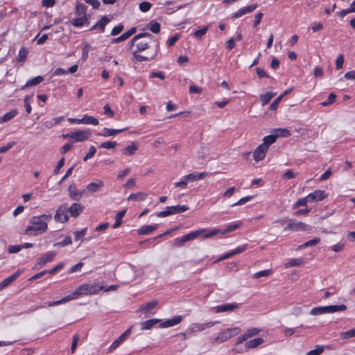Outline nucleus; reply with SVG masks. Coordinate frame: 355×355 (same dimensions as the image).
Returning <instances> with one entry per match:
<instances>
[{"label": "nucleus", "mask_w": 355, "mask_h": 355, "mask_svg": "<svg viewBox=\"0 0 355 355\" xmlns=\"http://www.w3.org/2000/svg\"><path fill=\"white\" fill-rule=\"evenodd\" d=\"M158 228V225L155 224L153 225H143L138 230L137 232L140 235H146L153 232Z\"/></svg>", "instance_id": "412c9836"}, {"label": "nucleus", "mask_w": 355, "mask_h": 355, "mask_svg": "<svg viewBox=\"0 0 355 355\" xmlns=\"http://www.w3.org/2000/svg\"><path fill=\"white\" fill-rule=\"evenodd\" d=\"M257 8V4H251L249 6L239 9L232 15V18H239L243 15L253 12Z\"/></svg>", "instance_id": "dca6fc26"}, {"label": "nucleus", "mask_w": 355, "mask_h": 355, "mask_svg": "<svg viewBox=\"0 0 355 355\" xmlns=\"http://www.w3.org/2000/svg\"><path fill=\"white\" fill-rule=\"evenodd\" d=\"M309 201L308 196L302 198H300L294 204L293 208H297L300 206H306L307 202Z\"/></svg>", "instance_id": "603ef678"}, {"label": "nucleus", "mask_w": 355, "mask_h": 355, "mask_svg": "<svg viewBox=\"0 0 355 355\" xmlns=\"http://www.w3.org/2000/svg\"><path fill=\"white\" fill-rule=\"evenodd\" d=\"M68 191L69 195L72 200L78 201L83 197L85 191H78L74 184H71L68 188Z\"/></svg>", "instance_id": "f8f14e48"}, {"label": "nucleus", "mask_w": 355, "mask_h": 355, "mask_svg": "<svg viewBox=\"0 0 355 355\" xmlns=\"http://www.w3.org/2000/svg\"><path fill=\"white\" fill-rule=\"evenodd\" d=\"M126 210H122L118 212L115 216V223L113 224L112 227L114 229L117 228L122 223V218L124 216Z\"/></svg>", "instance_id": "c9c22d12"}, {"label": "nucleus", "mask_w": 355, "mask_h": 355, "mask_svg": "<svg viewBox=\"0 0 355 355\" xmlns=\"http://www.w3.org/2000/svg\"><path fill=\"white\" fill-rule=\"evenodd\" d=\"M96 148L94 146H90L89 148V152L87 153V155L83 157V161L84 162H86L89 159H91L94 155V154L96 153Z\"/></svg>", "instance_id": "4d7b16f0"}, {"label": "nucleus", "mask_w": 355, "mask_h": 355, "mask_svg": "<svg viewBox=\"0 0 355 355\" xmlns=\"http://www.w3.org/2000/svg\"><path fill=\"white\" fill-rule=\"evenodd\" d=\"M133 58L138 62H143L149 60L150 58L137 53V51H134L132 53Z\"/></svg>", "instance_id": "0e129e2a"}, {"label": "nucleus", "mask_w": 355, "mask_h": 355, "mask_svg": "<svg viewBox=\"0 0 355 355\" xmlns=\"http://www.w3.org/2000/svg\"><path fill=\"white\" fill-rule=\"evenodd\" d=\"M306 225L302 222H293L290 220L288 224L284 227L285 231H304L306 228Z\"/></svg>", "instance_id": "9d476101"}, {"label": "nucleus", "mask_w": 355, "mask_h": 355, "mask_svg": "<svg viewBox=\"0 0 355 355\" xmlns=\"http://www.w3.org/2000/svg\"><path fill=\"white\" fill-rule=\"evenodd\" d=\"M16 144L15 141H11L7 144L6 146L0 148V154L4 153L11 149Z\"/></svg>", "instance_id": "e2e57ef3"}, {"label": "nucleus", "mask_w": 355, "mask_h": 355, "mask_svg": "<svg viewBox=\"0 0 355 355\" xmlns=\"http://www.w3.org/2000/svg\"><path fill=\"white\" fill-rule=\"evenodd\" d=\"M239 227H240L239 224L230 225L225 229H224L223 231L221 230H218L219 232L218 233L220 232L222 234H226V233H228V232L235 230L236 229L239 228Z\"/></svg>", "instance_id": "3c124183"}, {"label": "nucleus", "mask_w": 355, "mask_h": 355, "mask_svg": "<svg viewBox=\"0 0 355 355\" xmlns=\"http://www.w3.org/2000/svg\"><path fill=\"white\" fill-rule=\"evenodd\" d=\"M149 30L153 33H158L160 31V24L152 20L148 24Z\"/></svg>", "instance_id": "ea45409f"}, {"label": "nucleus", "mask_w": 355, "mask_h": 355, "mask_svg": "<svg viewBox=\"0 0 355 355\" xmlns=\"http://www.w3.org/2000/svg\"><path fill=\"white\" fill-rule=\"evenodd\" d=\"M128 128L113 129L105 128L101 133H98L97 135L105 137H111L125 131Z\"/></svg>", "instance_id": "a211bd4d"}, {"label": "nucleus", "mask_w": 355, "mask_h": 355, "mask_svg": "<svg viewBox=\"0 0 355 355\" xmlns=\"http://www.w3.org/2000/svg\"><path fill=\"white\" fill-rule=\"evenodd\" d=\"M110 19L107 16H103L101 19L97 21V26L99 31L103 33L105 31V26L110 22Z\"/></svg>", "instance_id": "72a5a7b5"}, {"label": "nucleus", "mask_w": 355, "mask_h": 355, "mask_svg": "<svg viewBox=\"0 0 355 355\" xmlns=\"http://www.w3.org/2000/svg\"><path fill=\"white\" fill-rule=\"evenodd\" d=\"M268 148L264 145L261 144L257 147L253 153V157L256 162L262 160L268 151Z\"/></svg>", "instance_id": "9b49d317"}, {"label": "nucleus", "mask_w": 355, "mask_h": 355, "mask_svg": "<svg viewBox=\"0 0 355 355\" xmlns=\"http://www.w3.org/2000/svg\"><path fill=\"white\" fill-rule=\"evenodd\" d=\"M83 124H92L94 125H98V119L89 115H85L82 118Z\"/></svg>", "instance_id": "473e14b6"}, {"label": "nucleus", "mask_w": 355, "mask_h": 355, "mask_svg": "<svg viewBox=\"0 0 355 355\" xmlns=\"http://www.w3.org/2000/svg\"><path fill=\"white\" fill-rule=\"evenodd\" d=\"M330 313H335L337 311H343L347 309V306L345 304L340 305H330Z\"/></svg>", "instance_id": "49530a36"}, {"label": "nucleus", "mask_w": 355, "mask_h": 355, "mask_svg": "<svg viewBox=\"0 0 355 355\" xmlns=\"http://www.w3.org/2000/svg\"><path fill=\"white\" fill-rule=\"evenodd\" d=\"M103 289V287L101 286H98L96 284H82L80 285L74 293L55 302H51L47 304L48 306H53L60 305L64 303H66L71 300L76 299L78 296L82 295H92L96 294L98 291Z\"/></svg>", "instance_id": "f03ea898"}, {"label": "nucleus", "mask_w": 355, "mask_h": 355, "mask_svg": "<svg viewBox=\"0 0 355 355\" xmlns=\"http://www.w3.org/2000/svg\"><path fill=\"white\" fill-rule=\"evenodd\" d=\"M264 342L263 339L261 338H257L252 340H250L245 343V347L246 349H252L258 347L261 345Z\"/></svg>", "instance_id": "b1692460"}, {"label": "nucleus", "mask_w": 355, "mask_h": 355, "mask_svg": "<svg viewBox=\"0 0 355 355\" xmlns=\"http://www.w3.org/2000/svg\"><path fill=\"white\" fill-rule=\"evenodd\" d=\"M271 273H272V270H270V269L264 270L259 271V272L254 273L253 275V277L256 278V279H258V278H260V277H268Z\"/></svg>", "instance_id": "de8ad7c7"}, {"label": "nucleus", "mask_w": 355, "mask_h": 355, "mask_svg": "<svg viewBox=\"0 0 355 355\" xmlns=\"http://www.w3.org/2000/svg\"><path fill=\"white\" fill-rule=\"evenodd\" d=\"M228 334H229L228 331H227L226 330H225L224 331H221L218 334V336L216 338H211V342L212 343H220L225 342L230 338Z\"/></svg>", "instance_id": "5701e85b"}, {"label": "nucleus", "mask_w": 355, "mask_h": 355, "mask_svg": "<svg viewBox=\"0 0 355 355\" xmlns=\"http://www.w3.org/2000/svg\"><path fill=\"white\" fill-rule=\"evenodd\" d=\"M124 28V26L122 24H119L118 26L114 27L111 31L112 35H119Z\"/></svg>", "instance_id": "052dcab7"}, {"label": "nucleus", "mask_w": 355, "mask_h": 355, "mask_svg": "<svg viewBox=\"0 0 355 355\" xmlns=\"http://www.w3.org/2000/svg\"><path fill=\"white\" fill-rule=\"evenodd\" d=\"M79 17L73 19L71 23L76 27H81L85 24H89L88 18L86 15L78 16Z\"/></svg>", "instance_id": "393cba45"}, {"label": "nucleus", "mask_w": 355, "mask_h": 355, "mask_svg": "<svg viewBox=\"0 0 355 355\" xmlns=\"http://www.w3.org/2000/svg\"><path fill=\"white\" fill-rule=\"evenodd\" d=\"M309 202H318L327 197V194L322 190H315L308 196Z\"/></svg>", "instance_id": "1a4fd4ad"}, {"label": "nucleus", "mask_w": 355, "mask_h": 355, "mask_svg": "<svg viewBox=\"0 0 355 355\" xmlns=\"http://www.w3.org/2000/svg\"><path fill=\"white\" fill-rule=\"evenodd\" d=\"M239 307L238 304L233 303V304H226L220 306H216V312H225L228 311H232L235 309H237Z\"/></svg>", "instance_id": "a878e982"}, {"label": "nucleus", "mask_w": 355, "mask_h": 355, "mask_svg": "<svg viewBox=\"0 0 355 355\" xmlns=\"http://www.w3.org/2000/svg\"><path fill=\"white\" fill-rule=\"evenodd\" d=\"M273 133L275 134L277 139L278 137H288L291 135L289 130L286 128L275 129L273 130Z\"/></svg>", "instance_id": "2f4dec72"}, {"label": "nucleus", "mask_w": 355, "mask_h": 355, "mask_svg": "<svg viewBox=\"0 0 355 355\" xmlns=\"http://www.w3.org/2000/svg\"><path fill=\"white\" fill-rule=\"evenodd\" d=\"M28 54V51L25 47H21L19 51L18 54V61L19 62H24L27 58V55Z\"/></svg>", "instance_id": "79ce46f5"}, {"label": "nucleus", "mask_w": 355, "mask_h": 355, "mask_svg": "<svg viewBox=\"0 0 355 355\" xmlns=\"http://www.w3.org/2000/svg\"><path fill=\"white\" fill-rule=\"evenodd\" d=\"M92 135L90 130H78L70 132V139L75 142H80L87 140Z\"/></svg>", "instance_id": "39448f33"}, {"label": "nucleus", "mask_w": 355, "mask_h": 355, "mask_svg": "<svg viewBox=\"0 0 355 355\" xmlns=\"http://www.w3.org/2000/svg\"><path fill=\"white\" fill-rule=\"evenodd\" d=\"M158 304V301L156 300H154L153 301H150L145 304H143L140 307V311L143 312L144 314H147L148 312H150L152 309L156 307V306Z\"/></svg>", "instance_id": "4be33fe9"}, {"label": "nucleus", "mask_w": 355, "mask_h": 355, "mask_svg": "<svg viewBox=\"0 0 355 355\" xmlns=\"http://www.w3.org/2000/svg\"><path fill=\"white\" fill-rule=\"evenodd\" d=\"M18 112L17 110L13 109L10 112L6 113L3 116H0V123L1 122H8L12 119H13L17 114Z\"/></svg>", "instance_id": "c756f323"}, {"label": "nucleus", "mask_w": 355, "mask_h": 355, "mask_svg": "<svg viewBox=\"0 0 355 355\" xmlns=\"http://www.w3.org/2000/svg\"><path fill=\"white\" fill-rule=\"evenodd\" d=\"M207 175H208V173H207V172H202V173L195 172V173L188 174V175L184 176V180H186V182L187 183L188 182H195V181H197V180H199L201 179H204Z\"/></svg>", "instance_id": "4468645a"}, {"label": "nucleus", "mask_w": 355, "mask_h": 355, "mask_svg": "<svg viewBox=\"0 0 355 355\" xmlns=\"http://www.w3.org/2000/svg\"><path fill=\"white\" fill-rule=\"evenodd\" d=\"M341 336L343 339H347L349 338L354 337L355 336V328L349 329L347 331L343 332L341 334Z\"/></svg>", "instance_id": "13d9d810"}, {"label": "nucleus", "mask_w": 355, "mask_h": 355, "mask_svg": "<svg viewBox=\"0 0 355 355\" xmlns=\"http://www.w3.org/2000/svg\"><path fill=\"white\" fill-rule=\"evenodd\" d=\"M132 327L125 331L118 338H116L109 347V351L111 352L119 347V345L131 333Z\"/></svg>", "instance_id": "ddd939ff"}, {"label": "nucleus", "mask_w": 355, "mask_h": 355, "mask_svg": "<svg viewBox=\"0 0 355 355\" xmlns=\"http://www.w3.org/2000/svg\"><path fill=\"white\" fill-rule=\"evenodd\" d=\"M22 249V245H10L8 248V252L10 254L17 253Z\"/></svg>", "instance_id": "5fc2aeb1"}, {"label": "nucleus", "mask_w": 355, "mask_h": 355, "mask_svg": "<svg viewBox=\"0 0 355 355\" xmlns=\"http://www.w3.org/2000/svg\"><path fill=\"white\" fill-rule=\"evenodd\" d=\"M84 209V206L79 203H73L70 207L67 208V211L69 212L71 216H78Z\"/></svg>", "instance_id": "2eb2a0df"}, {"label": "nucleus", "mask_w": 355, "mask_h": 355, "mask_svg": "<svg viewBox=\"0 0 355 355\" xmlns=\"http://www.w3.org/2000/svg\"><path fill=\"white\" fill-rule=\"evenodd\" d=\"M159 322H160V320H159V319L147 320L141 322V329H143V330L150 329L153 327V325L157 324Z\"/></svg>", "instance_id": "c85d7f7f"}, {"label": "nucleus", "mask_w": 355, "mask_h": 355, "mask_svg": "<svg viewBox=\"0 0 355 355\" xmlns=\"http://www.w3.org/2000/svg\"><path fill=\"white\" fill-rule=\"evenodd\" d=\"M147 194L143 192H138L136 193H132L128 198V200L134 201H143L146 199Z\"/></svg>", "instance_id": "7c9ffc66"}, {"label": "nucleus", "mask_w": 355, "mask_h": 355, "mask_svg": "<svg viewBox=\"0 0 355 355\" xmlns=\"http://www.w3.org/2000/svg\"><path fill=\"white\" fill-rule=\"evenodd\" d=\"M336 98V95L334 93H331L329 95L327 101H323L322 103H320V105L322 107L328 106V105L332 104L335 101Z\"/></svg>", "instance_id": "c03bdc74"}, {"label": "nucleus", "mask_w": 355, "mask_h": 355, "mask_svg": "<svg viewBox=\"0 0 355 355\" xmlns=\"http://www.w3.org/2000/svg\"><path fill=\"white\" fill-rule=\"evenodd\" d=\"M182 318L180 315L175 316L172 319L167 320L165 322H162L160 324V327H163V328H166V327L174 326L175 324H179L182 321Z\"/></svg>", "instance_id": "aec40b11"}, {"label": "nucleus", "mask_w": 355, "mask_h": 355, "mask_svg": "<svg viewBox=\"0 0 355 355\" xmlns=\"http://www.w3.org/2000/svg\"><path fill=\"white\" fill-rule=\"evenodd\" d=\"M104 186V183L101 180H96V182L87 184L86 189L91 193H95L100 191Z\"/></svg>", "instance_id": "f3484780"}, {"label": "nucleus", "mask_w": 355, "mask_h": 355, "mask_svg": "<svg viewBox=\"0 0 355 355\" xmlns=\"http://www.w3.org/2000/svg\"><path fill=\"white\" fill-rule=\"evenodd\" d=\"M52 218L51 214H42L33 216L30 219V225L25 230V234L29 236H37L46 232L48 221Z\"/></svg>", "instance_id": "f257e3e1"}, {"label": "nucleus", "mask_w": 355, "mask_h": 355, "mask_svg": "<svg viewBox=\"0 0 355 355\" xmlns=\"http://www.w3.org/2000/svg\"><path fill=\"white\" fill-rule=\"evenodd\" d=\"M276 95V93L268 92L260 96V100L262 105H266Z\"/></svg>", "instance_id": "f704fd0d"}, {"label": "nucleus", "mask_w": 355, "mask_h": 355, "mask_svg": "<svg viewBox=\"0 0 355 355\" xmlns=\"http://www.w3.org/2000/svg\"><path fill=\"white\" fill-rule=\"evenodd\" d=\"M86 232H87L86 227L83 228L80 230L75 231L74 232L75 240L78 241V240L80 239L85 234Z\"/></svg>", "instance_id": "680f3d73"}, {"label": "nucleus", "mask_w": 355, "mask_h": 355, "mask_svg": "<svg viewBox=\"0 0 355 355\" xmlns=\"http://www.w3.org/2000/svg\"><path fill=\"white\" fill-rule=\"evenodd\" d=\"M56 254L57 253L55 251H51L45 253L37 259L36 266L38 267L39 268H42L48 262L52 261L54 259Z\"/></svg>", "instance_id": "6e6552de"}, {"label": "nucleus", "mask_w": 355, "mask_h": 355, "mask_svg": "<svg viewBox=\"0 0 355 355\" xmlns=\"http://www.w3.org/2000/svg\"><path fill=\"white\" fill-rule=\"evenodd\" d=\"M71 243H72V239H71V236H66L63 241L55 243L53 244V246L54 247H64V246L70 245Z\"/></svg>", "instance_id": "37998d69"}, {"label": "nucleus", "mask_w": 355, "mask_h": 355, "mask_svg": "<svg viewBox=\"0 0 355 355\" xmlns=\"http://www.w3.org/2000/svg\"><path fill=\"white\" fill-rule=\"evenodd\" d=\"M137 150L138 145L135 142H132L131 145H129L126 148L123 149L122 153L125 155L131 156L134 155Z\"/></svg>", "instance_id": "cd10ccee"}, {"label": "nucleus", "mask_w": 355, "mask_h": 355, "mask_svg": "<svg viewBox=\"0 0 355 355\" xmlns=\"http://www.w3.org/2000/svg\"><path fill=\"white\" fill-rule=\"evenodd\" d=\"M260 332V329L257 328H252L248 329V331L245 333L248 338H251L254 336L257 335Z\"/></svg>", "instance_id": "338daca9"}, {"label": "nucleus", "mask_w": 355, "mask_h": 355, "mask_svg": "<svg viewBox=\"0 0 355 355\" xmlns=\"http://www.w3.org/2000/svg\"><path fill=\"white\" fill-rule=\"evenodd\" d=\"M54 219L57 222L65 223L69 220L67 207L65 205H60L56 210Z\"/></svg>", "instance_id": "0eeeda50"}, {"label": "nucleus", "mask_w": 355, "mask_h": 355, "mask_svg": "<svg viewBox=\"0 0 355 355\" xmlns=\"http://www.w3.org/2000/svg\"><path fill=\"white\" fill-rule=\"evenodd\" d=\"M219 230L215 229L210 231H207L206 229H200L187 234L180 238H176L174 240L175 246L183 245L186 242L195 239L198 237L207 239L212 237L218 234Z\"/></svg>", "instance_id": "7ed1b4c3"}, {"label": "nucleus", "mask_w": 355, "mask_h": 355, "mask_svg": "<svg viewBox=\"0 0 355 355\" xmlns=\"http://www.w3.org/2000/svg\"><path fill=\"white\" fill-rule=\"evenodd\" d=\"M256 72H257V74L258 75L259 78H270V76L268 75L266 71L263 69H262V68H260V67L256 68Z\"/></svg>", "instance_id": "69168bd1"}, {"label": "nucleus", "mask_w": 355, "mask_h": 355, "mask_svg": "<svg viewBox=\"0 0 355 355\" xmlns=\"http://www.w3.org/2000/svg\"><path fill=\"white\" fill-rule=\"evenodd\" d=\"M151 8V3L148 1H143L140 3L139 4V10L141 12H147Z\"/></svg>", "instance_id": "6e6d98bb"}, {"label": "nucleus", "mask_w": 355, "mask_h": 355, "mask_svg": "<svg viewBox=\"0 0 355 355\" xmlns=\"http://www.w3.org/2000/svg\"><path fill=\"white\" fill-rule=\"evenodd\" d=\"M20 275L19 271H17L8 277L4 279L1 283H0V290L4 288L5 287L10 285L11 283H12Z\"/></svg>", "instance_id": "6ab92c4d"}, {"label": "nucleus", "mask_w": 355, "mask_h": 355, "mask_svg": "<svg viewBox=\"0 0 355 355\" xmlns=\"http://www.w3.org/2000/svg\"><path fill=\"white\" fill-rule=\"evenodd\" d=\"M117 143L116 141H105L102 143L99 147L101 148L112 149L116 148Z\"/></svg>", "instance_id": "09e8293b"}, {"label": "nucleus", "mask_w": 355, "mask_h": 355, "mask_svg": "<svg viewBox=\"0 0 355 355\" xmlns=\"http://www.w3.org/2000/svg\"><path fill=\"white\" fill-rule=\"evenodd\" d=\"M189 207L187 205H175L166 207L164 211H159L156 213L157 217H166L168 216L180 214L189 210Z\"/></svg>", "instance_id": "20e7f679"}, {"label": "nucleus", "mask_w": 355, "mask_h": 355, "mask_svg": "<svg viewBox=\"0 0 355 355\" xmlns=\"http://www.w3.org/2000/svg\"><path fill=\"white\" fill-rule=\"evenodd\" d=\"M217 322L210 321L204 324L200 323H194L192 326L188 329L187 331V334H191L193 333L199 332L205 330L206 328H209L216 324Z\"/></svg>", "instance_id": "423d86ee"}, {"label": "nucleus", "mask_w": 355, "mask_h": 355, "mask_svg": "<svg viewBox=\"0 0 355 355\" xmlns=\"http://www.w3.org/2000/svg\"><path fill=\"white\" fill-rule=\"evenodd\" d=\"M323 352V347L321 346L317 347L316 349L310 350L307 352L306 355H320Z\"/></svg>", "instance_id": "774afa93"}, {"label": "nucleus", "mask_w": 355, "mask_h": 355, "mask_svg": "<svg viewBox=\"0 0 355 355\" xmlns=\"http://www.w3.org/2000/svg\"><path fill=\"white\" fill-rule=\"evenodd\" d=\"M277 140V138L275 135V134L273 133L272 135H267L266 136L263 141V145H264L266 147H267L268 148H269V146L274 144Z\"/></svg>", "instance_id": "e433bc0d"}, {"label": "nucleus", "mask_w": 355, "mask_h": 355, "mask_svg": "<svg viewBox=\"0 0 355 355\" xmlns=\"http://www.w3.org/2000/svg\"><path fill=\"white\" fill-rule=\"evenodd\" d=\"M320 242V239L319 237H315L311 240H309V241L305 242L302 245H300L299 248L302 249V248H304L306 247L315 246L317 244H318Z\"/></svg>", "instance_id": "58836bf2"}, {"label": "nucleus", "mask_w": 355, "mask_h": 355, "mask_svg": "<svg viewBox=\"0 0 355 355\" xmlns=\"http://www.w3.org/2000/svg\"><path fill=\"white\" fill-rule=\"evenodd\" d=\"M136 46H137V50L135 51H143L148 49L149 42L146 40H139V41L137 42Z\"/></svg>", "instance_id": "4c0bfd02"}, {"label": "nucleus", "mask_w": 355, "mask_h": 355, "mask_svg": "<svg viewBox=\"0 0 355 355\" xmlns=\"http://www.w3.org/2000/svg\"><path fill=\"white\" fill-rule=\"evenodd\" d=\"M87 6L83 3H78L76 6V15L77 16H83L86 15Z\"/></svg>", "instance_id": "a19ab883"}, {"label": "nucleus", "mask_w": 355, "mask_h": 355, "mask_svg": "<svg viewBox=\"0 0 355 355\" xmlns=\"http://www.w3.org/2000/svg\"><path fill=\"white\" fill-rule=\"evenodd\" d=\"M208 26H204L202 28L196 31L193 33V35L198 39H201L202 37L206 34Z\"/></svg>", "instance_id": "8fccbe9b"}, {"label": "nucleus", "mask_w": 355, "mask_h": 355, "mask_svg": "<svg viewBox=\"0 0 355 355\" xmlns=\"http://www.w3.org/2000/svg\"><path fill=\"white\" fill-rule=\"evenodd\" d=\"M44 80V78L42 76H37L33 78L28 80L26 85L21 87V89H24L26 87L37 85Z\"/></svg>", "instance_id": "bb28decb"}, {"label": "nucleus", "mask_w": 355, "mask_h": 355, "mask_svg": "<svg viewBox=\"0 0 355 355\" xmlns=\"http://www.w3.org/2000/svg\"><path fill=\"white\" fill-rule=\"evenodd\" d=\"M303 263V259L301 258L293 259L286 263V267L300 266Z\"/></svg>", "instance_id": "a18cd8bd"}, {"label": "nucleus", "mask_w": 355, "mask_h": 355, "mask_svg": "<svg viewBox=\"0 0 355 355\" xmlns=\"http://www.w3.org/2000/svg\"><path fill=\"white\" fill-rule=\"evenodd\" d=\"M78 340H79V335L78 334H76L73 336V340H72V343H71V354H73L75 352L76 349L78 345Z\"/></svg>", "instance_id": "864d4df0"}, {"label": "nucleus", "mask_w": 355, "mask_h": 355, "mask_svg": "<svg viewBox=\"0 0 355 355\" xmlns=\"http://www.w3.org/2000/svg\"><path fill=\"white\" fill-rule=\"evenodd\" d=\"M149 77H150V78H158L161 80H164L165 78V75L164 74L163 72H162L160 71H152L150 73Z\"/></svg>", "instance_id": "bf43d9fd"}]
</instances>
